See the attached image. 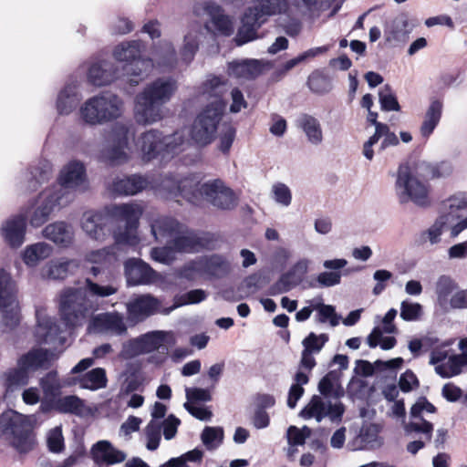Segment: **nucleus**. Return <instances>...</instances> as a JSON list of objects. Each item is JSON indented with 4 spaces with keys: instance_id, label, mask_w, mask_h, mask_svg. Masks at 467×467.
Instances as JSON below:
<instances>
[{
    "instance_id": "53",
    "label": "nucleus",
    "mask_w": 467,
    "mask_h": 467,
    "mask_svg": "<svg viewBox=\"0 0 467 467\" xmlns=\"http://www.w3.org/2000/svg\"><path fill=\"white\" fill-rule=\"evenodd\" d=\"M308 381V376L300 369L295 374L294 383L291 385L288 391L287 406L289 408L294 409L296 406L297 401L305 392L303 386L307 384Z\"/></svg>"
},
{
    "instance_id": "28",
    "label": "nucleus",
    "mask_w": 467,
    "mask_h": 467,
    "mask_svg": "<svg viewBox=\"0 0 467 467\" xmlns=\"http://www.w3.org/2000/svg\"><path fill=\"white\" fill-rule=\"evenodd\" d=\"M348 265V261L344 258L325 260L323 262L324 268L330 270L325 271L317 276V282L320 287H331L341 283L343 269Z\"/></svg>"
},
{
    "instance_id": "10",
    "label": "nucleus",
    "mask_w": 467,
    "mask_h": 467,
    "mask_svg": "<svg viewBox=\"0 0 467 467\" xmlns=\"http://www.w3.org/2000/svg\"><path fill=\"white\" fill-rule=\"evenodd\" d=\"M129 127L125 124H115L108 138L109 145L102 149L99 160L109 166H118L130 160L131 147L129 142Z\"/></svg>"
},
{
    "instance_id": "24",
    "label": "nucleus",
    "mask_w": 467,
    "mask_h": 467,
    "mask_svg": "<svg viewBox=\"0 0 467 467\" xmlns=\"http://www.w3.org/2000/svg\"><path fill=\"white\" fill-rule=\"evenodd\" d=\"M92 460L99 466L113 465L125 461L126 454L115 447L109 441H99L96 442L91 450Z\"/></svg>"
},
{
    "instance_id": "35",
    "label": "nucleus",
    "mask_w": 467,
    "mask_h": 467,
    "mask_svg": "<svg viewBox=\"0 0 467 467\" xmlns=\"http://www.w3.org/2000/svg\"><path fill=\"white\" fill-rule=\"evenodd\" d=\"M287 8V0H255L248 10L265 23L269 16L285 13Z\"/></svg>"
},
{
    "instance_id": "12",
    "label": "nucleus",
    "mask_w": 467,
    "mask_h": 467,
    "mask_svg": "<svg viewBox=\"0 0 467 467\" xmlns=\"http://www.w3.org/2000/svg\"><path fill=\"white\" fill-rule=\"evenodd\" d=\"M58 184L52 189L57 194L66 193L69 196L68 203L74 199V192L87 188L86 168L81 161H72L60 171Z\"/></svg>"
},
{
    "instance_id": "37",
    "label": "nucleus",
    "mask_w": 467,
    "mask_h": 467,
    "mask_svg": "<svg viewBox=\"0 0 467 467\" xmlns=\"http://www.w3.org/2000/svg\"><path fill=\"white\" fill-rule=\"evenodd\" d=\"M80 95L78 91L77 82L67 84L59 92L57 99V109L60 115H68L78 105Z\"/></svg>"
},
{
    "instance_id": "32",
    "label": "nucleus",
    "mask_w": 467,
    "mask_h": 467,
    "mask_svg": "<svg viewBox=\"0 0 467 467\" xmlns=\"http://www.w3.org/2000/svg\"><path fill=\"white\" fill-rule=\"evenodd\" d=\"M465 210H467V192H458L441 202L439 213L451 223L459 220L460 212Z\"/></svg>"
},
{
    "instance_id": "44",
    "label": "nucleus",
    "mask_w": 467,
    "mask_h": 467,
    "mask_svg": "<svg viewBox=\"0 0 467 467\" xmlns=\"http://www.w3.org/2000/svg\"><path fill=\"white\" fill-rule=\"evenodd\" d=\"M442 113V103L439 99L431 100L420 126V134L424 138H429L439 124Z\"/></svg>"
},
{
    "instance_id": "52",
    "label": "nucleus",
    "mask_w": 467,
    "mask_h": 467,
    "mask_svg": "<svg viewBox=\"0 0 467 467\" xmlns=\"http://www.w3.org/2000/svg\"><path fill=\"white\" fill-rule=\"evenodd\" d=\"M153 58L159 67H172L176 61V51L171 42L163 41L153 51Z\"/></svg>"
},
{
    "instance_id": "54",
    "label": "nucleus",
    "mask_w": 467,
    "mask_h": 467,
    "mask_svg": "<svg viewBox=\"0 0 467 467\" xmlns=\"http://www.w3.org/2000/svg\"><path fill=\"white\" fill-rule=\"evenodd\" d=\"M176 276L179 278L186 279L188 281H194L198 278H204L202 265L201 257L190 260L185 263L182 267L176 270Z\"/></svg>"
},
{
    "instance_id": "56",
    "label": "nucleus",
    "mask_w": 467,
    "mask_h": 467,
    "mask_svg": "<svg viewBox=\"0 0 467 467\" xmlns=\"http://www.w3.org/2000/svg\"><path fill=\"white\" fill-rule=\"evenodd\" d=\"M451 223L444 216L439 214L435 222L421 234V240L429 242L431 244H436L441 241L443 230L447 228Z\"/></svg>"
},
{
    "instance_id": "9",
    "label": "nucleus",
    "mask_w": 467,
    "mask_h": 467,
    "mask_svg": "<svg viewBox=\"0 0 467 467\" xmlns=\"http://www.w3.org/2000/svg\"><path fill=\"white\" fill-rule=\"evenodd\" d=\"M223 115V104L220 100L208 103L193 121L191 130L192 140L202 147L212 143Z\"/></svg>"
},
{
    "instance_id": "27",
    "label": "nucleus",
    "mask_w": 467,
    "mask_h": 467,
    "mask_svg": "<svg viewBox=\"0 0 467 467\" xmlns=\"http://www.w3.org/2000/svg\"><path fill=\"white\" fill-rule=\"evenodd\" d=\"M230 88L229 82L225 78L210 75L198 88V93L207 99H213L210 103H215L220 100L223 104L225 110L226 102L223 100V95Z\"/></svg>"
},
{
    "instance_id": "4",
    "label": "nucleus",
    "mask_w": 467,
    "mask_h": 467,
    "mask_svg": "<svg viewBox=\"0 0 467 467\" xmlns=\"http://www.w3.org/2000/svg\"><path fill=\"white\" fill-rule=\"evenodd\" d=\"M452 169L450 163L441 162L432 165L424 161H417L413 166L409 163L400 164L398 169L395 190L400 203L409 202L420 207L430 205L429 185L421 179L446 177Z\"/></svg>"
},
{
    "instance_id": "19",
    "label": "nucleus",
    "mask_w": 467,
    "mask_h": 467,
    "mask_svg": "<svg viewBox=\"0 0 467 467\" xmlns=\"http://www.w3.org/2000/svg\"><path fill=\"white\" fill-rule=\"evenodd\" d=\"M88 330L90 333H110L121 336L127 332L123 317L114 311L95 315L89 320Z\"/></svg>"
},
{
    "instance_id": "51",
    "label": "nucleus",
    "mask_w": 467,
    "mask_h": 467,
    "mask_svg": "<svg viewBox=\"0 0 467 467\" xmlns=\"http://www.w3.org/2000/svg\"><path fill=\"white\" fill-rule=\"evenodd\" d=\"M458 288V284L449 275H441L435 285V293L438 304L446 308L449 304V296Z\"/></svg>"
},
{
    "instance_id": "5",
    "label": "nucleus",
    "mask_w": 467,
    "mask_h": 467,
    "mask_svg": "<svg viewBox=\"0 0 467 467\" xmlns=\"http://www.w3.org/2000/svg\"><path fill=\"white\" fill-rule=\"evenodd\" d=\"M177 89V80L171 77H161L147 84L135 97L136 121L141 125L161 121L164 117V105L171 99Z\"/></svg>"
},
{
    "instance_id": "31",
    "label": "nucleus",
    "mask_w": 467,
    "mask_h": 467,
    "mask_svg": "<svg viewBox=\"0 0 467 467\" xmlns=\"http://www.w3.org/2000/svg\"><path fill=\"white\" fill-rule=\"evenodd\" d=\"M43 235L57 245L67 247L73 243L74 230L69 223L56 222L44 228Z\"/></svg>"
},
{
    "instance_id": "46",
    "label": "nucleus",
    "mask_w": 467,
    "mask_h": 467,
    "mask_svg": "<svg viewBox=\"0 0 467 467\" xmlns=\"http://www.w3.org/2000/svg\"><path fill=\"white\" fill-rule=\"evenodd\" d=\"M410 30L407 16L405 15H400L395 17L386 28V40L389 42H405L409 37Z\"/></svg>"
},
{
    "instance_id": "38",
    "label": "nucleus",
    "mask_w": 467,
    "mask_h": 467,
    "mask_svg": "<svg viewBox=\"0 0 467 467\" xmlns=\"http://www.w3.org/2000/svg\"><path fill=\"white\" fill-rule=\"evenodd\" d=\"M262 19L256 17L248 9L242 19V26L238 29L234 41L237 46H242L257 37V29L263 25Z\"/></svg>"
},
{
    "instance_id": "58",
    "label": "nucleus",
    "mask_w": 467,
    "mask_h": 467,
    "mask_svg": "<svg viewBox=\"0 0 467 467\" xmlns=\"http://www.w3.org/2000/svg\"><path fill=\"white\" fill-rule=\"evenodd\" d=\"M307 86L317 94H326L332 89L330 78L320 70H315L310 74Z\"/></svg>"
},
{
    "instance_id": "62",
    "label": "nucleus",
    "mask_w": 467,
    "mask_h": 467,
    "mask_svg": "<svg viewBox=\"0 0 467 467\" xmlns=\"http://www.w3.org/2000/svg\"><path fill=\"white\" fill-rule=\"evenodd\" d=\"M147 439L146 447L149 451L158 449L161 439V422L156 420H150L145 428Z\"/></svg>"
},
{
    "instance_id": "45",
    "label": "nucleus",
    "mask_w": 467,
    "mask_h": 467,
    "mask_svg": "<svg viewBox=\"0 0 467 467\" xmlns=\"http://www.w3.org/2000/svg\"><path fill=\"white\" fill-rule=\"evenodd\" d=\"M71 267H78L75 260H52L42 269V276L53 280L65 279Z\"/></svg>"
},
{
    "instance_id": "25",
    "label": "nucleus",
    "mask_w": 467,
    "mask_h": 467,
    "mask_svg": "<svg viewBox=\"0 0 467 467\" xmlns=\"http://www.w3.org/2000/svg\"><path fill=\"white\" fill-rule=\"evenodd\" d=\"M26 217L17 214L4 222L1 227V235L11 247L17 248L25 241Z\"/></svg>"
},
{
    "instance_id": "55",
    "label": "nucleus",
    "mask_w": 467,
    "mask_h": 467,
    "mask_svg": "<svg viewBox=\"0 0 467 467\" xmlns=\"http://www.w3.org/2000/svg\"><path fill=\"white\" fill-rule=\"evenodd\" d=\"M39 384L47 399H55L59 396L62 385L57 371L52 370L47 373L40 379Z\"/></svg>"
},
{
    "instance_id": "21",
    "label": "nucleus",
    "mask_w": 467,
    "mask_h": 467,
    "mask_svg": "<svg viewBox=\"0 0 467 467\" xmlns=\"http://www.w3.org/2000/svg\"><path fill=\"white\" fill-rule=\"evenodd\" d=\"M57 358L52 349L33 348L18 358L17 365L24 366L28 371L47 369Z\"/></svg>"
},
{
    "instance_id": "29",
    "label": "nucleus",
    "mask_w": 467,
    "mask_h": 467,
    "mask_svg": "<svg viewBox=\"0 0 467 467\" xmlns=\"http://www.w3.org/2000/svg\"><path fill=\"white\" fill-rule=\"evenodd\" d=\"M118 78L119 75L117 69L111 62L107 60L93 63L88 73L89 82L98 87L108 85Z\"/></svg>"
},
{
    "instance_id": "40",
    "label": "nucleus",
    "mask_w": 467,
    "mask_h": 467,
    "mask_svg": "<svg viewBox=\"0 0 467 467\" xmlns=\"http://www.w3.org/2000/svg\"><path fill=\"white\" fill-rule=\"evenodd\" d=\"M296 125L304 131L311 144L319 145L322 142V127L317 118L309 114H301L296 119Z\"/></svg>"
},
{
    "instance_id": "48",
    "label": "nucleus",
    "mask_w": 467,
    "mask_h": 467,
    "mask_svg": "<svg viewBox=\"0 0 467 467\" xmlns=\"http://www.w3.org/2000/svg\"><path fill=\"white\" fill-rule=\"evenodd\" d=\"M52 250V246L44 242L28 245L23 252V261L27 266H36L40 261L49 257Z\"/></svg>"
},
{
    "instance_id": "1",
    "label": "nucleus",
    "mask_w": 467,
    "mask_h": 467,
    "mask_svg": "<svg viewBox=\"0 0 467 467\" xmlns=\"http://www.w3.org/2000/svg\"><path fill=\"white\" fill-rule=\"evenodd\" d=\"M142 213V206L135 202L114 204L108 212H85L81 228L89 238L102 242L110 233L109 224L115 223L118 225L112 232L115 244L135 245L139 242L137 231Z\"/></svg>"
},
{
    "instance_id": "30",
    "label": "nucleus",
    "mask_w": 467,
    "mask_h": 467,
    "mask_svg": "<svg viewBox=\"0 0 467 467\" xmlns=\"http://www.w3.org/2000/svg\"><path fill=\"white\" fill-rule=\"evenodd\" d=\"M204 278L206 279H219L227 275L231 270V265L228 260L217 254L210 255L200 256Z\"/></svg>"
},
{
    "instance_id": "2",
    "label": "nucleus",
    "mask_w": 467,
    "mask_h": 467,
    "mask_svg": "<svg viewBox=\"0 0 467 467\" xmlns=\"http://www.w3.org/2000/svg\"><path fill=\"white\" fill-rule=\"evenodd\" d=\"M99 268L92 267L78 287H67L60 293L59 312L68 327L82 325L90 313L98 309L97 299L115 295L118 287L111 284H100Z\"/></svg>"
},
{
    "instance_id": "61",
    "label": "nucleus",
    "mask_w": 467,
    "mask_h": 467,
    "mask_svg": "<svg viewBox=\"0 0 467 467\" xmlns=\"http://www.w3.org/2000/svg\"><path fill=\"white\" fill-rule=\"evenodd\" d=\"M299 278H296L289 271L281 275L279 279L271 285L269 294L276 296L289 292L299 284Z\"/></svg>"
},
{
    "instance_id": "36",
    "label": "nucleus",
    "mask_w": 467,
    "mask_h": 467,
    "mask_svg": "<svg viewBox=\"0 0 467 467\" xmlns=\"http://www.w3.org/2000/svg\"><path fill=\"white\" fill-rule=\"evenodd\" d=\"M182 224L169 216H158L150 222V231L156 241L171 240Z\"/></svg>"
},
{
    "instance_id": "13",
    "label": "nucleus",
    "mask_w": 467,
    "mask_h": 467,
    "mask_svg": "<svg viewBox=\"0 0 467 467\" xmlns=\"http://www.w3.org/2000/svg\"><path fill=\"white\" fill-rule=\"evenodd\" d=\"M436 408L426 398H420L411 407L410 420L404 424V431L408 435L421 434L422 437L431 441L434 431L433 424L423 418V413H434Z\"/></svg>"
},
{
    "instance_id": "14",
    "label": "nucleus",
    "mask_w": 467,
    "mask_h": 467,
    "mask_svg": "<svg viewBox=\"0 0 467 467\" xmlns=\"http://www.w3.org/2000/svg\"><path fill=\"white\" fill-rule=\"evenodd\" d=\"M68 199L66 193L57 194L52 189H46L38 196L36 207L30 216V224L34 227L41 226L56 209L67 205Z\"/></svg>"
},
{
    "instance_id": "34",
    "label": "nucleus",
    "mask_w": 467,
    "mask_h": 467,
    "mask_svg": "<svg viewBox=\"0 0 467 467\" xmlns=\"http://www.w3.org/2000/svg\"><path fill=\"white\" fill-rule=\"evenodd\" d=\"M264 64L257 59H244L228 64V75L237 78L251 79L263 72Z\"/></svg>"
},
{
    "instance_id": "49",
    "label": "nucleus",
    "mask_w": 467,
    "mask_h": 467,
    "mask_svg": "<svg viewBox=\"0 0 467 467\" xmlns=\"http://www.w3.org/2000/svg\"><path fill=\"white\" fill-rule=\"evenodd\" d=\"M16 298V285L11 275L0 269V307L11 306Z\"/></svg>"
},
{
    "instance_id": "50",
    "label": "nucleus",
    "mask_w": 467,
    "mask_h": 467,
    "mask_svg": "<svg viewBox=\"0 0 467 467\" xmlns=\"http://www.w3.org/2000/svg\"><path fill=\"white\" fill-rule=\"evenodd\" d=\"M78 383L82 389L97 390L107 385L106 371L102 368H96L78 378Z\"/></svg>"
},
{
    "instance_id": "20",
    "label": "nucleus",
    "mask_w": 467,
    "mask_h": 467,
    "mask_svg": "<svg viewBox=\"0 0 467 467\" xmlns=\"http://www.w3.org/2000/svg\"><path fill=\"white\" fill-rule=\"evenodd\" d=\"M37 323L34 336L38 344L62 345L64 338L61 337V330L57 320L51 317L36 313Z\"/></svg>"
},
{
    "instance_id": "18",
    "label": "nucleus",
    "mask_w": 467,
    "mask_h": 467,
    "mask_svg": "<svg viewBox=\"0 0 467 467\" xmlns=\"http://www.w3.org/2000/svg\"><path fill=\"white\" fill-rule=\"evenodd\" d=\"M115 259L113 247H104L88 253L85 261L90 265H85L84 277L88 276V270L92 267L99 268L101 272L98 282L100 284H111L119 288L118 283L111 277L108 265Z\"/></svg>"
},
{
    "instance_id": "57",
    "label": "nucleus",
    "mask_w": 467,
    "mask_h": 467,
    "mask_svg": "<svg viewBox=\"0 0 467 467\" xmlns=\"http://www.w3.org/2000/svg\"><path fill=\"white\" fill-rule=\"evenodd\" d=\"M123 376L125 379L119 390L121 396L143 390V377L139 371H126Z\"/></svg>"
},
{
    "instance_id": "22",
    "label": "nucleus",
    "mask_w": 467,
    "mask_h": 467,
    "mask_svg": "<svg viewBox=\"0 0 467 467\" xmlns=\"http://www.w3.org/2000/svg\"><path fill=\"white\" fill-rule=\"evenodd\" d=\"M125 275L130 285H149L158 279V274L148 264L137 259L125 263Z\"/></svg>"
},
{
    "instance_id": "41",
    "label": "nucleus",
    "mask_w": 467,
    "mask_h": 467,
    "mask_svg": "<svg viewBox=\"0 0 467 467\" xmlns=\"http://www.w3.org/2000/svg\"><path fill=\"white\" fill-rule=\"evenodd\" d=\"M467 368V354L462 353L450 356L446 361L435 366V371L442 378H451L461 374Z\"/></svg>"
},
{
    "instance_id": "59",
    "label": "nucleus",
    "mask_w": 467,
    "mask_h": 467,
    "mask_svg": "<svg viewBox=\"0 0 467 467\" xmlns=\"http://www.w3.org/2000/svg\"><path fill=\"white\" fill-rule=\"evenodd\" d=\"M201 440L207 450H214L223 443V429L222 427L206 426L202 431Z\"/></svg>"
},
{
    "instance_id": "26",
    "label": "nucleus",
    "mask_w": 467,
    "mask_h": 467,
    "mask_svg": "<svg viewBox=\"0 0 467 467\" xmlns=\"http://www.w3.org/2000/svg\"><path fill=\"white\" fill-rule=\"evenodd\" d=\"M146 176L132 174L129 176L116 177L110 186L112 192L121 196L135 195L149 186Z\"/></svg>"
},
{
    "instance_id": "11",
    "label": "nucleus",
    "mask_w": 467,
    "mask_h": 467,
    "mask_svg": "<svg viewBox=\"0 0 467 467\" xmlns=\"http://www.w3.org/2000/svg\"><path fill=\"white\" fill-rule=\"evenodd\" d=\"M216 236L211 233H199L188 229L183 224L171 239L173 248L178 254H194L204 249L216 248Z\"/></svg>"
},
{
    "instance_id": "33",
    "label": "nucleus",
    "mask_w": 467,
    "mask_h": 467,
    "mask_svg": "<svg viewBox=\"0 0 467 467\" xmlns=\"http://www.w3.org/2000/svg\"><path fill=\"white\" fill-rule=\"evenodd\" d=\"M154 67L153 60L150 58H139L138 60L126 63L123 67V76L127 77V81L131 86L138 85L146 78Z\"/></svg>"
},
{
    "instance_id": "42",
    "label": "nucleus",
    "mask_w": 467,
    "mask_h": 467,
    "mask_svg": "<svg viewBox=\"0 0 467 467\" xmlns=\"http://www.w3.org/2000/svg\"><path fill=\"white\" fill-rule=\"evenodd\" d=\"M144 48V45L139 40L123 42L115 47L113 56L116 60L126 64L141 58Z\"/></svg>"
},
{
    "instance_id": "39",
    "label": "nucleus",
    "mask_w": 467,
    "mask_h": 467,
    "mask_svg": "<svg viewBox=\"0 0 467 467\" xmlns=\"http://www.w3.org/2000/svg\"><path fill=\"white\" fill-rule=\"evenodd\" d=\"M52 176V165L47 160H42L37 164L30 167L26 174L27 180V190L35 192L37 188L49 181Z\"/></svg>"
},
{
    "instance_id": "47",
    "label": "nucleus",
    "mask_w": 467,
    "mask_h": 467,
    "mask_svg": "<svg viewBox=\"0 0 467 467\" xmlns=\"http://www.w3.org/2000/svg\"><path fill=\"white\" fill-rule=\"evenodd\" d=\"M201 25L195 24L184 36L183 45L181 49V58L189 64L192 61L200 42Z\"/></svg>"
},
{
    "instance_id": "15",
    "label": "nucleus",
    "mask_w": 467,
    "mask_h": 467,
    "mask_svg": "<svg viewBox=\"0 0 467 467\" xmlns=\"http://www.w3.org/2000/svg\"><path fill=\"white\" fill-rule=\"evenodd\" d=\"M143 354L158 350L157 356L151 359L156 363H162L167 358L169 348L176 344L175 334L171 331H151L139 337Z\"/></svg>"
},
{
    "instance_id": "23",
    "label": "nucleus",
    "mask_w": 467,
    "mask_h": 467,
    "mask_svg": "<svg viewBox=\"0 0 467 467\" xmlns=\"http://www.w3.org/2000/svg\"><path fill=\"white\" fill-rule=\"evenodd\" d=\"M161 307L160 301L150 295L139 296L127 304L129 318L139 322L155 314Z\"/></svg>"
},
{
    "instance_id": "63",
    "label": "nucleus",
    "mask_w": 467,
    "mask_h": 467,
    "mask_svg": "<svg viewBox=\"0 0 467 467\" xmlns=\"http://www.w3.org/2000/svg\"><path fill=\"white\" fill-rule=\"evenodd\" d=\"M314 309L317 311V314L316 315L317 322L326 323L328 321L331 327L338 325L341 317L336 313L333 306L318 304L315 306Z\"/></svg>"
},
{
    "instance_id": "43",
    "label": "nucleus",
    "mask_w": 467,
    "mask_h": 467,
    "mask_svg": "<svg viewBox=\"0 0 467 467\" xmlns=\"http://www.w3.org/2000/svg\"><path fill=\"white\" fill-rule=\"evenodd\" d=\"M380 431L381 428L379 424H364L358 436L360 441L358 449L372 450L379 448L383 443L382 438L379 437Z\"/></svg>"
},
{
    "instance_id": "6",
    "label": "nucleus",
    "mask_w": 467,
    "mask_h": 467,
    "mask_svg": "<svg viewBox=\"0 0 467 467\" xmlns=\"http://www.w3.org/2000/svg\"><path fill=\"white\" fill-rule=\"evenodd\" d=\"M136 145L143 161L155 159L167 161L182 152L189 145V140L184 130L165 135L157 129H150L140 135Z\"/></svg>"
},
{
    "instance_id": "3",
    "label": "nucleus",
    "mask_w": 467,
    "mask_h": 467,
    "mask_svg": "<svg viewBox=\"0 0 467 467\" xmlns=\"http://www.w3.org/2000/svg\"><path fill=\"white\" fill-rule=\"evenodd\" d=\"M162 186L174 197L181 196L194 205H199L204 199L217 209L230 211L238 204L235 192L221 179L201 183L200 177L195 174L181 179L171 176L163 180Z\"/></svg>"
},
{
    "instance_id": "16",
    "label": "nucleus",
    "mask_w": 467,
    "mask_h": 467,
    "mask_svg": "<svg viewBox=\"0 0 467 467\" xmlns=\"http://www.w3.org/2000/svg\"><path fill=\"white\" fill-rule=\"evenodd\" d=\"M345 412L344 405L340 401L332 403L324 401L321 397L314 395L309 403L300 411L299 416L305 420L315 418L320 422L328 417L333 422H340Z\"/></svg>"
},
{
    "instance_id": "64",
    "label": "nucleus",
    "mask_w": 467,
    "mask_h": 467,
    "mask_svg": "<svg viewBox=\"0 0 467 467\" xmlns=\"http://www.w3.org/2000/svg\"><path fill=\"white\" fill-rule=\"evenodd\" d=\"M178 253L173 248L171 240L167 241L166 245L162 247H155L151 249L150 256L153 260L170 265L176 260V254Z\"/></svg>"
},
{
    "instance_id": "60",
    "label": "nucleus",
    "mask_w": 467,
    "mask_h": 467,
    "mask_svg": "<svg viewBox=\"0 0 467 467\" xmlns=\"http://www.w3.org/2000/svg\"><path fill=\"white\" fill-rule=\"evenodd\" d=\"M28 370L24 366H18L10 369L5 374V385L8 390L13 391L17 387L24 386L28 382Z\"/></svg>"
},
{
    "instance_id": "8",
    "label": "nucleus",
    "mask_w": 467,
    "mask_h": 467,
    "mask_svg": "<svg viewBox=\"0 0 467 467\" xmlns=\"http://www.w3.org/2000/svg\"><path fill=\"white\" fill-rule=\"evenodd\" d=\"M79 111L85 123L102 125L121 116L123 101L112 92H102L86 100Z\"/></svg>"
},
{
    "instance_id": "17",
    "label": "nucleus",
    "mask_w": 467,
    "mask_h": 467,
    "mask_svg": "<svg viewBox=\"0 0 467 467\" xmlns=\"http://www.w3.org/2000/svg\"><path fill=\"white\" fill-rule=\"evenodd\" d=\"M202 11L210 18V22L205 23L207 30L210 31L211 26H213L214 30L221 35L231 36L234 33V26L233 19L224 14L223 8L219 5L213 2H206L201 5H196L193 7V13L197 16H201Z\"/></svg>"
},
{
    "instance_id": "7",
    "label": "nucleus",
    "mask_w": 467,
    "mask_h": 467,
    "mask_svg": "<svg viewBox=\"0 0 467 467\" xmlns=\"http://www.w3.org/2000/svg\"><path fill=\"white\" fill-rule=\"evenodd\" d=\"M32 420L30 416L7 410L0 415V438L7 441L20 452L33 448Z\"/></svg>"
}]
</instances>
